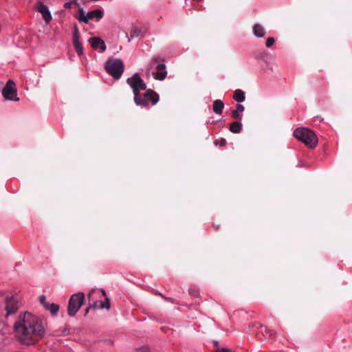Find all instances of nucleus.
<instances>
[{"label": "nucleus", "mask_w": 352, "mask_h": 352, "mask_svg": "<svg viewBox=\"0 0 352 352\" xmlns=\"http://www.w3.org/2000/svg\"><path fill=\"white\" fill-rule=\"evenodd\" d=\"M45 330V322L30 312L20 315L14 324L16 336L25 344H30L35 337L43 336Z\"/></svg>", "instance_id": "f257e3e1"}, {"label": "nucleus", "mask_w": 352, "mask_h": 352, "mask_svg": "<svg viewBox=\"0 0 352 352\" xmlns=\"http://www.w3.org/2000/svg\"><path fill=\"white\" fill-rule=\"evenodd\" d=\"M126 82L133 89L134 101L137 105L146 107L148 105L149 101H151L152 105H155L158 102V94L151 89L147 90L143 96L140 94V91H144L146 89V85L138 73L129 78Z\"/></svg>", "instance_id": "f03ea898"}, {"label": "nucleus", "mask_w": 352, "mask_h": 352, "mask_svg": "<svg viewBox=\"0 0 352 352\" xmlns=\"http://www.w3.org/2000/svg\"><path fill=\"white\" fill-rule=\"evenodd\" d=\"M90 307L110 309L109 299L107 297L105 291L103 289H94L90 291L87 295Z\"/></svg>", "instance_id": "7ed1b4c3"}, {"label": "nucleus", "mask_w": 352, "mask_h": 352, "mask_svg": "<svg viewBox=\"0 0 352 352\" xmlns=\"http://www.w3.org/2000/svg\"><path fill=\"white\" fill-rule=\"evenodd\" d=\"M294 135L309 148H313L317 145V136L309 129L298 128L294 131Z\"/></svg>", "instance_id": "20e7f679"}, {"label": "nucleus", "mask_w": 352, "mask_h": 352, "mask_svg": "<svg viewBox=\"0 0 352 352\" xmlns=\"http://www.w3.org/2000/svg\"><path fill=\"white\" fill-rule=\"evenodd\" d=\"M105 69L115 79L120 78L124 69L123 62L117 58L109 59L105 63Z\"/></svg>", "instance_id": "39448f33"}, {"label": "nucleus", "mask_w": 352, "mask_h": 352, "mask_svg": "<svg viewBox=\"0 0 352 352\" xmlns=\"http://www.w3.org/2000/svg\"><path fill=\"white\" fill-rule=\"evenodd\" d=\"M85 300V295L83 293L79 292L73 294L69 301L67 313L70 316H74L76 314L79 309L82 305Z\"/></svg>", "instance_id": "423d86ee"}, {"label": "nucleus", "mask_w": 352, "mask_h": 352, "mask_svg": "<svg viewBox=\"0 0 352 352\" xmlns=\"http://www.w3.org/2000/svg\"><path fill=\"white\" fill-rule=\"evenodd\" d=\"M19 308V302L16 298L12 295H8L4 299V309L6 316L15 314Z\"/></svg>", "instance_id": "0eeeda50"}, {"label": "nucleus", "mask_w": 352, "mask_h": 352, "mask_svg": "<svg viewBox=\"0 0 352 352\" xmlns=\"http://www.w3.org/2000/svg\"><path fill=\"white\" fill-rule=\"evenodd\" d=\"M2 95L6 100L19 101V98L16 96V89L14 81L9 80L5 87L2 90Z\"/></svg>", "instance_id": "6e6552de"}, {"label": "nucleus", "mask_w": 352, "mask_h": 352, "mask_svg": "<svg viewBox=\"0 0 352 352\" xmlns=\"http://www.w3.org/2000/svg\"><path fill=\"white\" fill-rule=\"evenodd\" d=\"M36 9L38 12L41 14L42 17L44 19L45 23L49 24L52 19V16L48 7L45 6L43 3L39 2L38 3Z\"/></svg>", "instance_id": "1a4fd4ad"}, {"label": "nucleus", "mask_w": 352, "mask_h": 352, "mask_svg": "<svg viewBox=\"0 0 352 352\" xmlns=\"http://www.w3.org/2000/svg\"><path fill=\"white\" fill-rule=\"evenodd\" d=\"M73 43L77 54L80 56L83 53V48L80 42V36L78 30L76 27L74 28V36H73Z\"/></svg>", "instance_id": "9d476101"}, {"label": "nucleus", "mask_w": 352, "mask_h": 352, "mask_svg": "<svg viewBox=\"0 0 352 352\" xmlns=\"http://www.w3.org/2000/svg\"><path fill=\"white\" fill-rule=\"evenodd\" d=\"M91 47L94 50H98L100 49L101 52H104L106 50V45L104 42L100 39V38L94 37L91 38L89 40Z\"/></svg>", "instance_id": "9b49d317"}, {"label": "nucleus", "mask_w": 352, "mask_h": 352, "mask_svg": "<svg viewBox=\"0 0 352 352\" xmlns=\"http://www.w3.org/2000/svg\"><path fill=\"white\" fill-rule=\"evenodd\" d=\"M156 72H153V74L154 75V77L155 79L159 80H164L166 75L167 72L166 71V66L164 63L162 64H157L156 67Z\"/></svg>", "instance_id": "f8f14e48"}, {"label": "nucleus", "mask_w": 352, "mask_h": 352, "mask_svg": "<svg viewBox=\"0 0 352 352\" xmlns=\"http://www.w3.org/2000/svg\"><path fill=\"white\" fill-rule=\"evenodd\" d=\"M254 35L258 38H262L265 35V28L259 23H256L253 26Z\"/></svg>", "instance_id": "ddd939ff"}, {"label": "nucleus", "mask_w": 352, "mask_h": 352, "mask_svg": "<svg viewBox=\"0 0 352 352\" xmlns=\"http://www.w3.org/2000/svg\"><path fill=\"white\" fill-rule=\"evenodd\" d=\"M223 108L224 104L222 100L218 99L213 102L212 109L216 114H221Z\"/></svg>", "instance_id": "4468645a"}, {"label": "nucleus", "mask_w": 352, "mask_h": 352, "mask_svg": "<svg viewBox=\"0 0 352 352\" xmlns=\"http://www.w3.org/2000/svg\"><path fill=\"white\" fill-rule=\"evenodd\" d=\"M244 109L245 108L243 104H236V109L232 111V118L237 120H241L242 114H241V113H242L244 111Z\"/></svg>", "instance_id": "2eb2a0df"}, {"label": "nucleus", "mask_w": 352, "mask_h": 352, "mask_svg": "<svg viewBox=\"0 0 352 352\" xmlns=\"http://www.w3.org/2000/svg\"><path fill=\"white\" fill-rule=\"evenodd\" d=\"M79 15L77 17L78 20L80 22H83L85 23H89V17H88V12H86L82 8H79Z\"/></svg>", "instance_id": "dca6fc26"}, {"label": "nucleus", "mask_w": 352, "mask_h": 352, "mask_svg": "<svg viewBox=\"0 0 352 352\" xmlns=\"http://www.w3.org/2000/svg\"><path fill=\"white\" fill-rule=\"evenodd\" d=\"M103 16V12L100 10H95L88 12L89 21L96 18L97 21L102 19Z\"/></svg>", "instance_id": "f3484780"}, {"label": "nucleus", "mask_w": 352, "mask_h": 352, "mask_svg": "<svg viewBox=\"0 0 352 352\" xmlns=\"http://www.w3.org/2000/svg\"><path fill=\"white\" fill-rule=\"evenodd\" d=\"M233 98L238 102H242L245 99V93L241 89H236L234 93Z\"/></svg>", "instance_id": "a211bd4d"}, {"label": "nucleus", "mask_w": 352, "mask_h": 352, "mask_svg": "<svg viewBox=\"0 0 352 352\" xmlns=\"http://www.w3.org/2000/svg\"><path fill=\"white\" fill-rule=\"evenodd\" d=\"M242 129V124L239 122H234L230 126V131L234 133H239Z\"/></svg>", "instance_id": "6ab92c4d"}, {"label": "nucleus", "mask_w": 352, "mask_h": 352, "mask_svg": "<svg viewBox=\"0 0 352 352\" xmlns=\"http://www.w3.org/2000/svg\"><path fill=\"white\" fill-rule=\"evenodd\" d=\"M159 60L157 58H154L151 60V61L150 62L148 66V69H147V76H149L152 72V70L157 67V64H160L158 63Z\"/></svg>", "instance_id": "aec40b11"}, {"label": "nucleus", "mask_w": 352, "mask_h": 352, "mask_svg": "<svg viewBox=\"0 0 352 352\" xmlns=\"http://www.w3.org/2000/svg\"><path fill=\"white\" fill-rule=\"evenodd\" d=\"M45 309L48 310L52 315H56L59 309V306L56 304L52 303L49 304Z\"/></svg>", "instance_id": "412c9836"}, {"label": "nucleus", "mask_w": 352, "mask_h": 352, "mask_svg": "<svg viewBox=\"0 0 352 352\" xmlns=\"http://www.w3.org/2000/svg\"><path fill=\"white\" fill-rule=\"evenodd\" d=\"M39 302L44 307L45 309H46L50 304L47 302H46V297L43 295L39 297Z\"/></svg>", "instance_id": "4be33fe9"}, {"label": "nucleus", "mask_w": 352, "mask_h": 352, "mask_svg": "<svg viewBox=\"0 0 352 352\" xmlns=\"http://www.w3.org/2000/svg\"><path fill=\"white\" fill-rule=\"evenodd\" d=\"M72 4H75V5L79 6L77 0H72V1L66 2L64 4V8H66V9H70L72 8Z\"/></svg>", "instance_id": "5701e85b"}, {"label": "nucleus", "mask_w": 352, "mask_h": 352, "mask_svg": "<svg viewBox=\"0 0 352 352\" xmlns=\"http://www.w3.org/2000/svg\"><path fill=\"white\" fill-rule=\"evenodd\" d=\"M274 39L272 37H269L267 38L265 45L267 47H272L274 44Z\"/></svg>", "instance_id": "b1692460"}, {"label": "nucleus", "mask_w": 352, "mask_h": 352, "mask_svg": "<svg viewBox=\"0 0 352 352\" xmlns=\"http://www.w3.org/2000/svg\"><path fill=\"white\" fill-rule=\"evenodd\" d=\"M230 350L228 349H218L217 352H229Z\"/></svg>", "instance_id": "393cba45"}, {"label": "nucleus", "mask_w": 352, "mask_h": 352, "mask_svg": "<svg viewBox=\"0 0 352 352\" xmlns=\"http://www.w3.org/2000/svg\"><path fill=\"white\" fill-rule=\"evenodd\" d=\"M91 307H90V306L86 309V311H85V315H87L89 312V309H91Z\"/></svg>", "instance_id": "a878e982"}, {"label": "nucleus", "mask_w": 352, "mask_h": 352, "mask_svg": "<svg viewBox=\"0 0 352 352\" xmlns=\"http://www.w3.org/2000/svg\"><path fill=\"white\" fill-rule=\"evenodd\" d=\"M125 34H126V36L128 38V41L130 42L131 38H129L127 33H125Z\"/></svg>", "instance_id": "bb28decb"}]
</instances>
